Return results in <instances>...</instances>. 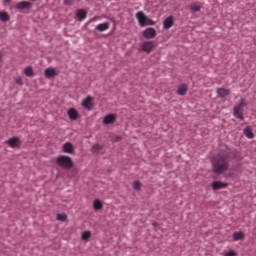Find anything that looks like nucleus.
Returning a JSON list of instances; mask_svg holds the SVG:
<instances>
[{
	"label": "nucleus",
	"mask_w": 256,
	"mask_h": 256,
	"mask_svg": "<svg viewBox=\"0 0 256 256\" xmlns=\"http://www.w3.org/2000/svg\"><path fill=\"white\" fill-rule=\"evenodd\" d=\"M229 169V158L227 155L217 154L212 158V171L216 175H223Z\"/></svg>",
	"instance_id": "1"
},
{
	"label": "nucleus",
	"mask_w": 256,
	"mask_h": 256,
	"mask_svg": "<svg viewBox=\"0 0 256 256\" xmlns=\"http://www.w3.org/2000/svg\"><path fill=\"white\" fill-rule=\"evenodd\" d=\"M56 163L62 169H66V170L73 169V159H71V157L69 156H65V155L58 156L56 159Z\"/></svg>",
	"instance_id": "2"
},
{
	"label": "nucleus",
	"mask_w": 256,
	"mask_h": 256,
	"mask_svg": "<svg viewBox=\"0 0 256 256\" xmlns=\"http://www.w3.org/2000/svg\"><path fill=\"white\" fill-rule=\"evenodd\" d=\"M136 19L140 25V27H147L155 25V21L147 17L143 11H139L136 13Z\"/></svg>",
	"instance_id": "3"
},
{
	"label": "nucleus",
	"mask_w": 256,
	"mask_h": 256,
	"mask_svg": "<svg viewBox=\"0 0 256 256\" xmlns=\"http://www.w3.org/2000/svg\"><path fill=\"white\" fill-rule=\"evenodd\" d=\"M245 107H247V102H245V99H241L240 102L234 106L233 115L236 117V119L243 121V112L245 111Z\"/></svg>",
	"instance_id": "4"
},
{
	"label": "nucleus",
	"mask_w": 256,
	"mask_h": 256,
	"mask_svg": "<svg viewBox=\"0 0 256 256\" xmlns=\"http://www.w3.org/2000/svg\"><path fill=\"white\" fill-rule=\"evenodd\" d=\"M155 49V42L153 41H145L141 44V50L144 51V53H152V51Z\"/></svg>",
	"instance_id": "5"
},
{
	"label": "nucleus",
	"mask_w": 256,
	"mask_h": 256,
	"mask_svg": "<svg viewBox=\"0 0 256 256\" xmlns=\"http://www.w3.org/2000/svg\"><path fill=\"white\" fill-rule=\"evenodd\" d=\"M6 145L11 147V149H19L21 147V139L19 137H12L6 141Z\"/></svg>",
	"instance_id": "6"
},
{
	"label": "nucleus",
	"mask_w": 256,
	"mask_h": 256,
	"mask_svg": "<svg viewBox=\"0 0 256 256\" xmlns=\"http://www.w3.org/2000/svg\"><path fill=\"white\" fill-rule=\"evenodd\" d=\"M144 39H155L157 37V30L155 28H147L142 32Z\"/></svg>",
	"instance_id": "7"
},
{
	"label": "nucleus",
	"mask_w": 256,
	"mask_h": 256,
	"mask_svg": "<svg viewBox=\"0 0 256 256\" xmlns=\"http://www.w3.org/2000/svg\"><path fill=\"white\" fill-rule=\"evenodd\" d=\"M44 75L46 79H51L53 77H57V75H59V71H57L55 68H47L44 71Z\"/></svg>",
	"instance_id": "8"
},
{
	"label": "nucleus",
	"mask_w": 256,
	"mask_h": 256,
	"mask_svg": "<svg viewBox=\"0 0 256 256\" xmlns=\"http://www.w3.org/2000/svg\"><path fill=\"white\" fill-rule=\"evenodd\" d=\"M82 107H84V109H87L88 111H91V109H93V98L91 96H87L82 101Z\"/></svg>",
	"instance_id": "9"
},
{
	"label": "nucleus",
	"mask_w": 256,
	"mask_h": 256,
	"mask_svg": "<svg viewBox=\"0 0 256 256\" xmlns=\"http://www.w3.org/2000/svg\"><path fill=\"white\" fill-rule=\"evenodd\" d=\"M228 186L229 184L225 182H221V181L212 182V189H214V191H219V189H227Z\"/></svg>",
	"instance_id": "10"
},
{
	"label": "nucleus",
	"mask_w": 256,
	"mask_h": 256,
	"mask_svg": "<svg viewBox=\"0 0 256 256\" xmlns=\"http://www.w3.org/2000/svg\"><path fill=\"white\" fill-rule=\"evenodd\" d=\"M31 7H33V4H31L29 1H22L16 4V9H18V11H23V9H31Z\"/></svg>",
	"instance_id": "11"
},
{
	"label": "nucleus",
	"mask_w": 256,
	"mask_h": 256,
	"mask_svg": "<svg viewBox=\"0 0 256 256\" xmlns=\"http://www.w3.org/2000/svg\"><path fill=\"white\" fill-rule=\"evenodd\" d=\"M175 19L173 16L167 17L163 22V28L164 29H171L172 25H174Z\"/></svg>",
	"instance_id": "12"
},
{
	"label": "nucleus",
	"mask_w": 256,
	"mask_h": 256,
	"mask_svg": "<svg viewBox=\"0 0 256 256\" xmlns=\"http://www.w3.org/2000/svg\"><path fill=\"white\" fill-rule=\"evenodd\" d=\"M216 93L218 95V97H227L229 95H231V90L227 89V88H217Z\"/></svg>",
	"instance_id": "13"
},
{
	"label": "nucleus",
	"mask_w": 256,
	"mask_h": 256,
	"mask_svg": "<svg viewBox=\"0 0 256 256\" xmlns=\"http://www.w3.org/2000/svg\"><path fill=\"white\" fill-rule=\"evenodd\" d=\"M68 117L71 121H77L79 119V112L75 108H70L68 110Z\"/></svg>",
	"instance_id": "14"
},
{
	"label": "nucleus",
	"mask_w": 256,
	"mask_h": 256,
	"mask_svg": "<svg viewBox=\"0 0 256 256\" xmlns=\"http://www.w3.org/2000/svg\"><path fill=\"white\" fill-rule=\"evenodd\" d=\"M116 119L117 117L115 116V114H109L104 117L103 123L104 125H111L114 121H116Z\"/></svg>",
	"instance_id": "15"
},
{
	"label": "nucleus",
	"mask_w": 256,
	"mask_h": 256,
	"mask_svg": "<svg viewBox=\"0 0 256 256\" xmlns=\"http://www.w3.org/2000/svg\"><path fill=\"white\" fill-rule=\"evenodd\" d=\"M76 17L78 21H85V19H87V11H85L84 9H79L76 12Z\"/></svg>",
	"instance_id": "16"
},
{
	"label": "nucleus",
	"mask_w": 256,
	"mask_h": 256,
	"mask_svg": "<svg viewBox=\"0 0 256 256\" xmlns=\"http://www.w3.org/2000/svg\"><path fill=\"white\" fill-rule=\"evenodd\" d=\"M110 25H111V23H109V22H104V23L98 24L96 26V31H100V32L107 31L109 29Z\"/></svg>",
	"instance_id": "17"
},
{
	"label": "nucleus",
	"mask_w": 256,
	"mask_h": 256,
	"mask_svg": "<svg viewBox=\"0 0 256 256\" xmlns=\"http://www.w3.org/2000/svg\"><path fill=\"white\" fill-rule=\"evenodd\" d=\"M189 91V88L186 84H182L178 87L177 94L181 96L187 95V92Z\"/></svg>",
	"instance_id": "18"
},
{
	"label": "nucleus",
	"mask_w": 256,
	"mask_h": 256,
	"mask_svg": "<svg viewBox=\"0 0 256 256\" xmlns=\"http://www.w3.org/2000/svg\"><path fill=\"white\" fill-rule=\"evenodd\" d=\"M62 151L64 153H69V154L73 153V144H71V142H67L63 144Z\"/></svg>",
	"instance_id": "19"
},
{
	"label": "nucleus",
	"mask_w": 256,
	"mask_h": 256,
	"mask_svg": "<svg viewBox=\"0 0 256 256\" xmlns=\"http://www.w3.org/2000/svg\"><path fill=\"white\" fill-rule=\"evenodd\" d=\"M189 9L192 13H199V11H201V4L199 3H192L189 6Z\"/></svg>",
	"instance_id": "20"
},
{
	"label": "nucleus",
	"mask_w": 256,
	"mask_h": 256,
	"mask_svg": "<svg viewBox=\"0 0 256 256\" xmlns=\"http://www.w3.org/2000/svg\"><path fill=\"white\" fill-rule=\"evenodd\" d=\"M243 239H245V233H243V232H234L233 233L234 241H243Z\"/></svg>",
	"instance_id": "21"
},
{
	"label": "nucleus",
	"mask_w": 256,
	"mask_h": 256,
	"mask_svg": "<svg viewBox=\"0 0 256 256\" xmlns=\"http://www.w3.org/2000/svg\"><path fill=\"white\" fill-rule=\"evenodd\" d=\"M93 207L95 211H101V209H103V203L101 200L96 199L94 200Z\"/></svg>",
	"instance_id": "22"
},
{
	"label": "nucleus",
	"mask_w": 256,
	"mask_h": 256,
	"mask_svg": "<svg viewBox=\"0 0 256 256\" xmlns=\"http://www.w3.org/2000/svg\"><path fill=\"white\" fill-rule=\"evenodd\" d=\"M11 19V16H9V13L7 12H0V21H3L6 23V21H9Z\"/></svg>",
	"instance_id": "23"
},
{
	"label": "nucleus",
	"mask_w": 256,
	"mask_h": 256,
	"mask_svg": "<svg viewBox=\"0 0 256 256\" xmlns=\"http://www.w3.org/2000/svg\"><path fill=\"white\" fill-rule=\"evenodd\" d=\"M103 146L101 144H94L92 147V153H102Z\"/></svg>",
	"instance_id": "24"
},
{
	"label": "nucleus",
	"mask_w": 256,
	"mask_h": 256,
	"mask_svg": "<svg viewBox=\"0 0 256 256\" xmlns=\"http://www.w3.org/2000/svg\"><path fill=\"white\" fill-rule=\"evenodd\" d=\"M24 75H26V77H33V67L28 66L24 69Z\"/></svg>",
	"instance_id": "25"
},
{
	"label": "nucleus",
	"mask_w": 256,
	"mask_h": 256,
	"mask_svg": "<svg viewBox=\"0 0 256 256\" xmlns=\"http://www.w3.org/2000/svg\"><path fill=\"white\" fill-rule=\"evenodd\" d=\"M244 135L248 138V139H253V137H255V135L253 134V131L251 130V128H246L244 130Z\"/></svg>",
	"instance_id": "26"
},
{
	"label": "nucleus",
	"mask_w": 256,
	"mask_h": 256,
	"mask_svg": "<svg viewBox=\"0 0 256 256\" xmlns=\"http://www.w3.org/2000/svg\"><path fill=\"white\" fill-rule=\"evenodd\" d=\"M88 239H91V232L90 231H84L82 233V240L88 241Z\"/></svg>",
	"instance_id": "27"
},
{
	"label": "nucleus",
	"mask_w": 256,
	"mask_h": 256,
	"mask_svg": "<svg viewBox=\"0 0 256 256\" xmlns=\"http://www.w3.org/2000/svg\"><path fill=\"white\" fill-rule=\"evenodd\" d=\"M133 189H135V191H139L141 189V182L135 181L133 183Z\"/></svg>",
	"instance_id": "28"
},
{
	"label": "nucleus",
	"mask_w": 256,
	"mask_h": 256,
	"mask_svg": "<svg viewBox=\"0 0 256 256\" xmlns=\"http://www.w3.org/2000/svg\"><path fill=\"white\" fill-rule=\"evenodd\" d=\"M57 220L58 221H67V216L65 214H57Z\"/></svg>",
	"instance_id": "29"
},
{
	"label": "nucleus",
	"mask_w": 256,
	"mask_h": 256,
	"mask_svg": "<svg viewBox=\"0 0 256 256\" xmlns=\"http://www.w3.org/2000/svg\"><path fill=\"white\" fill-rule=\"evenodd\" d=\"M15 83H16V85H19L20 87L23 86V78L22 77L15 78Z\"/></svg>",
	"instance_id": "30"
},
{
	"label": "nucleus",
	"mask_w": 256,
	"mask_h": 256,
	"mask_svg": "<svg viewBox=\"0 0 256 256\" xmlns=\"http://www.w3.org/2000/svg\"><path fill=\"white\" fill-rule=\"evenodd\" d=\"M224 256H237V252L231 250V251H229V252H226V253L224 254Z\"/></svg>",
	"instance_id": "31"
},
{
	"label": "nucleus",
	"mask_w": 256,
	"mask_h": 256,
	"mask_svg": "<svg viewBox=\"0 0 256 256\" xmlns=\"http://www.w3.org/2000/svg\"><path fill=\"white\" fill-rule=\"evenodd\" d=\"M11 3V0H4V5H9Z\"/></svg>",
	"instance_id": "32"
},
{
	"label": "nucleus",
	"mask_w": 256,
	"mask_h": 256,
	"mask_svg": "<svg viewBox=\"0 0 256 256\" xmlns=\"http://www.w3.org/2000/svg\"><path fill=\"white\" fill-rule=\"evenodd\" d=\"M97 19H99V17H94L92 20H90V23L93 21H97Z\"/></svg>",
	"instance_id": "33"
},
{
	"label": "nucleus",
	"mask_w": 256,
	"mask_h": 256,
	"mask_svg": "<svg viewBox=\"0 0 256 256\" xmlns=\"http://www.w3.org/2000/svg\"><path fill=\"white\" fill-rule=\"evenodd\" d=\"M119 139H121V137H117L116 140L119 141Z\"/></svg>",
	"instance_id": "34"
},
{
	"label": "nucleus",
	"mask_w": 256,
	"mask_h": 256,
	"mask_svg": "<svg viewBox=\"0 0 256 256\" xmlns=\"http://www.w3.org/2000/svg\"><path fill=\"white\" fill-rule=\"evenodd\" d=\"M153 225H154V227H156V226H157V223H153Z\"/></svg>",
	"instance_id": "35"
},
{
	"label": "nucleus",
	"mask_w": 256,
	"mask_h": 256,
	"mask_svg": "<svg viewBox=\"0 0 256 256\" xmlns=\"http://www.w3.org/2000/svg\"><path fill=\"white\" fill-rule=\"evenodd\" d=\"M31 1H37V0H31Z\"/></svg>",
	"instance_id": "36"
}]
</instances>
